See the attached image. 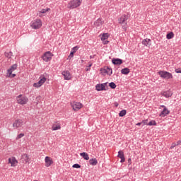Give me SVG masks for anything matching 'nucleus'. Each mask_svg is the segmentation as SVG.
Here are the masks:
<instances>
[{"label":"nucleus","mask_w":181,"mask_h":181,"mask_svg":"<svg viewBox=\"0 0 181 181\" xmlns=\"http://www.w3.org/2000/svg\"><path fill=\"white\" fill-rule=\"evenodd\" d=\"M52 129L53 131H59V129H62V126L60 124V123H55L52 125Z\"/></svg>","instance_id":"412c9836"},{"label":"nucleus","mask_w":181,"mask_h":181,"mask_svg":"<svg viewBox=\"0 0 181 181\" xmlns=\"http://www.w3.org/2000/svg\"><path fill=\"white\" fill-rule=\"evenodd\" d=\"M8 163L11 164V166L15 167L16 166V163H18V160H16V158L12 157V158H8Z\"/></svg>","instance_id":"6ab92c4d"},{"label":"nucleus","mask_w":181,"mask_h":181,"mask_svg":"<svg viewBox=\"0 0 181 181\" xmlns=\"http://www.w3.org/2000/svg\"><path fill=\"white\" fill-rule=\"evenodd\" d=\"M45 166H46V168H49V166H52V165L53 164V160L52 159V158L49 156L45 157Z\"/></svg>","instance_id":"4468645a"},{"label":"nucleus","mask_w":181,"mask_h":181,"mask_svg":"<svg viewBox=\"0 0 181 181\" xmlns=\"http://www.w3.org/2000/svg\"><path fill=\"white\" fill-rule=\"evenodd\" d=\"M46 77H47V73H44L43 74H42L40 77V78H46Z\"/></svg>","instance_id":"58836bf2"},{"label":"nucleus","mask_w":181,"mask_h":181,"mask_svg":"<svg viewBox=\"0 0 181 181\" xmlns=\"http://www.w3.org/2000/svg\"><path fill=\"white\" fill-rule=\"evenodd\" d=\"M71 107H72L74 111H79L83 107V104L80 102L71 103Z\"/></svg>","instance_id":"6e6552de"},{"label":"nucleus","mask_w":181,"mask_h":181,"mask_svg":"<svg viewBox=\"0 0 181 181\" xmlns=\"http://www.w3.org/2000/svg\"><path fill=\"white\" fill-rule=\"evenodd\" d=\"M42 20L40 19H35L31 23V28L33 29H40L42 28Z\"/></svg>","instance_id":"423d86ee"},{"label":"nucleus","mask_w":181,"mask_h":181,"mask_svg":"<svg viewBox=\"0 0 181 181\" xmlns=\"http://www.w3.org/2000/svg\"><path fill=\"white\" fill-rule=\"evenodd\" d=\"M62 76H64V80H70L71 78V74L69 71L65 70L62 72Z\"/></svg>","instance_id":"f8f14e48"},{"label":"nucleus","mask_w":181,"mask_h":181,"mask_svg":"<svg viewBox=\"0 0 181 181\" xmlns=\"http://www.w3.org/2000/svg\"><path fill=\"white\" fill-rule=\"evenodd\" d=\"M158 74L161 78H163L164 80H170V78H173V75H172V73L168 72L166 71H159Z\"/></svg>","instance_id":"7ed1b4c3"},{"label":"nucleus","mask_w":181,"mask_h":181,"mask_svg":"<svg viewBox=\"0 0 181 181\" xmlns=\"http://www.w3.org/2000/svg\"><path fill=\"white\" fill-rule=\"evenodd\" d=\"M175 146H177L176 143H173L170 148L173 149V148H175Z\"/></svg>","instance_id":"c03bdc74"},{"label":"nucleus","mask_w":181,"mask_h":181,"mask_svg":"<svg viewBox=\"0 0 181 181\" xmlns=\"http://www.w3.org/2000/svg\"><path fill=\"white\" fill-rule=\"evenodd\" d=\"M180 144H181V141H177V144H176L177 146V145H180Z\"/></svg>","instance_id":"09e8293b"},{"label":"nucleus","mask_w":181,"mask_h":181,"mask_svg":"<svg viewBox=\"0 0 181 181\" xmlns=\"http://www.w3.org/2000/svg\"><path fill=\"white\" fill-rule=\"evenodd\" d=\"M127 115V110H122L119 113V117H125Z\"/></svg>","instance_id":"72a5a7b5"},{"label":"nucleus","mask_w":181,"mask_h":181,"mask_svg":"<svg viewBox=\"0 0 181 181\" xmlns=\"http://www.w3.org/2000/svg\"><path fill=\"white\" fill-rule=\"evenodd\" d=\"M103 45H108L110 43V41L105 40H102Z\"/></svg>","instance_id":"37998d69"},{"label":"nucleus","mask_w":181,"mask_h":181,"mask_svg":"<svg viewBox=\"0 0 181 181\" xmlns=\"http://www.w3.org/2000/svg\"><path fill=\"white\" fill-rule=\"evenodd\" d=\"M112 63L115 66H119V65L122 64L123 61H122V59H121L119 58H113L112 59Z\"/></svg>","instance_id":"dca6fc26"},{"label":"nucleus","mask_w":181,"mask_h":181,"mask_svg":"<svg viewBox=\"0 0 181 181\" xmlns=\"http://www.w3.org/2000/svg\"><path fill=\"white\" fill-rule=\"evenodd\" d=\"M149 43H151V39H149V38L144 39L141 41V44L144 45V46H146V47H148V46H149Z\"/></svg>","instance_id":"5701e85b"},{"label":"nucleus","mask_w":181,"mask_h":181,"mask_svg":"<svg viewBox=\"0 0 181 181\" xmlns=\"http://www.w3.org/2000/svg\"><path fill=\"white\" fill-rule=\"evenodd\" d=\"M118 105H119L118 103L115 102V106L118 107Z\"/></svg>","instance_id":"3c124183"},{"label":"nucleus","mask_w":181,"mask_h":181,"mask_svg":"<svg viewBox=\"0 0 181 181\" xmlns=\"http://www.w3.org/2000/svg\"><path fill=\"white\" fill-rule=\"evenodd\" d=\"M78 49H80V47L78 46H75L73 48H71L70 54L69 55V57L70 59H71L72 57H74V53H76V52H77V50H78Z\"/></svg>","instance_id":"a211bd4d"},{"label":"nucleus","mask_w":181,"mask_h":181,"mask_svg":"<svg viewBox=\"0 0 181 181\" xmlns=\"http://www.w3.org/2000/svg\"><path fill=\"white\" fill-rule=\"evenodd\" d=\"M142 124V122H139V123H136V125L137 127H141V124Z\"/></svg>","instance_id":"de8ad7c7"},{"label":"nucleus","mask_w":181,"mask_h":181,"mask_svg":"<svg viewBox=\"0 0 181 181\" xmlns=\"http://www.w3.org/2000/svg\"><path fill=\"white\" fill-rule=\"evenodd\" d=\"M101 40H107L110 37V34L108 33H103L100 35Z\"/></svg>","instance_id":"b1692460"},{"label":"nucleus","mask_w":181,"mask_h":181,"mask_svg":"<svg viewBox=\"0 0 181 181\" xmlns=\"http://www.w3.org/2000/svg\"><path fill=\"white\" fill-rule=\"evenodd\" d=\"M106 70L107 72H106V74H107V76H111V74H112V69L110 66H106Z\"/></svg>","instance_id":"7c9ffc66"},{"label":"nucleus","mask_w":181,"mask_h":181,"mask_svg":"<svg viewBox=\"0 0 181 181\" xmlns=\"http://www.w3.org/2000/svg\"><path fill=\"white\" fill-rule=\"evenodd\" d=\"M109 87H110V88H112V90H115V88H117V85L114 82H110L109 83Z\"/></svg>","instance_id":"f704fd0d"},{"label":"nucleus","mask_w":181,"mask_h":181,"mask_svg":"<svg viewBox=\"0 0 181 181\" xmlns=\"http://www.w3.org/2000/svg\"><path fill=\"white\" fill-rule=\"evenodd\" d=\"M117 158H119L120 160V163H124L125 162V154H124V151H119Z\"/></svg>","instance_id":"2eb2a0df"},{"label":"nucleus","mask_w":181,"mask_h":181,"mask_svg":"<svg viewBox=\"0 0 181 181\" xmlns=\"http://www.w3.org/2000/svg\"><path fill=\"white\" fill-rule=\"evenodd\" d=\"M104 21L101 18H98L96 21L94 22V25L95 28H100V26L103 25Z\"/></svg>","instance_id":"aec40b11"},{"label":"nucleus","mask_w":181,"mask_h":181,"mask_svg":"<svg viewBox=\"0 0 181 181\" xmlns=\"http://www.w3.org/2000/svg\"><path fill=\"white\" fill-rule=\"evenodd\" d=\"M23 156L25 163H30V157H29V155L24 154Z\"/></svg>","instance_id":"cd10ccee"},{"label":"nucleus","mask_w":181,"mask_h":181,"mask_svg":"<svg viewBox=\"0 0 181 181\" xmlns=\"http://www.w3.org/2000/svg\"><path fill=\"white\" fill-rule=\"evenodd\" d=\"M175 73L179 74L181 73V68H177L175 69Z\"/></svg>","instance_id":"79ce46f5"},{"label":"nucleus","mask_w":181,"mask_h":181,"mask_svg":"<svg viewBox=\"0 0 181 181\" xmlns=\"http://www.w3.org/2000/svg\"><path fill=\"white\" fill-rule=\"evenodd\" d=\"M160 107L161 108H163V110H165V108H166V106H165V105H160Z\"/></svg>","instance_id":"8fccbe9b"},{"label":"nucleus","mask_w":181,"mask_h":181,"mask_svg":"<svg viewBox=\"0 0 181 181\" xmlns=\"http://www.w3.org/2000/svg\"><path fill=\"white\" fill-rule=\"evenodd\" d=\"M129 19V15L128 14H123L118 19V23L122 25V29L123 30H127L128 29V20Z\"/></svg>","instance_id":"f257e3e1"},{"label":"nucleus","mask_w":181,"mask_h":181,"mask_svg":"<svg viewBox=\"0 0 181 181\" xmlns=\"http://www.w3.org/2000/svg\"><path fill=\"white\" fill-rule=\"evenodd\" d=\"M4 56L7 57V59H11L13 56V53L12 52H5Z\"/></svg>","instance_id":"c85d7f7f"},{"label":"nucleus","mask_w":181,"mask_h":181,"mask_svg":"<svg viewBox=\"0 0 181 181\" xmlns=\"http://www.w3.org/2000/svg\"><path fill=\"white\" fill-rule=\"evenodd\" d=\"M81 2H83V0H71L68 4V8L69 9H76V8H78L81 5Z\"/></svg>","instance_id":"f03ea898"},{"label":"nucleus","mask_w":181,"mask_h":181,"mask_svg":"<svg viewBox=\"0 0 181 181\" xmlns=\"http://www.w3.org/2000/svg\"><path fill=\"white\" fill-rule=\"evenodd\" d=\"M72 168H74L75 169H80V168H81V165H80V164L76 163L73 165Z\"/></svg>","instance_id":"e433bc0d"},{"label":"nucleus","mask_w":181,"mask_h":181,"mask_svg":"<svg viewBox=\"0 0 181 181\" xmlns=\"http://www.w3.org/2000/svg\"><path fill=\"white\" fill-rule=\"evenodd\" d=\"M147 125H148V127H152V126L156 127V125H158V124L156 123V121H155V120H151V121H150V122L148 123Z\"/></svg>","instance_id":"473e14b6"},{"label":"nucleus","mask_w":181,"mask_h":181,"mask_svg":"<svg viewBox=\"0 0 181 181\" xmlns=\"http://www.w3.org/2000/svg\"><path fill=\"white\" fill-rule=\"evenodd\" d=\"M95 56H97L96 54H94V55H90L89 57V59H95Z\"/></svg>","instance_id":"49530a36"},{"label":"nucleus","mask_w":181,"mask_h":181,"mask_svg":"<svg viewBox=\"0 0 181 181\" xmlns=\"http://www.w3.org/2000/svg\"><path fill=\"white\" fill-rule=\"evenodd\" d=\"M127 163H128L129 166V165H132V160L131 158H128V160H127Z\"/></svg>","instance_id":"a18cd8bd"},{"label":"nucleus","mask_w":181,"mask_h":181,"mask_svg":"<svg viewBox=\"0 0 181 181\" xmlns=\"http://www.w3.org/2000/svg\"><path fill=\"white\" fill-rule=\"evenodd\" d=\"M121 73L122 74H124V76H128V74H129V73H131V70L129 69V68L126 67L121 70Z\"/></svg>","instance_id":"4be33fe9"},{"label":"nucleus","mask_w":181,"mask_h":181,"mask_svg":"<svg viewBox=\"0 0 181 181\" xmlns=\"http://www.w3.org/2000/svg\"><path fill=\"white\" fill-rule=\"evenodd\" d=\"M89 163L92 166H97V165L98 164V161L95 158H90L89 160Z\"/></svg>","instance_id":"393cba45"},{"label":"nucleus","mask_w":181,"mask_h":181,"mask_svg":"<svg viewBox=\"0 0 181 181\" xmlns=\"http://www.w3.org/2000/svg\"><path fill=\"white\" fill-rule=\"evenodd\" d=\"M100 74L104 76V74H107V66H105L104 68H101L100 69Z\"/></svg>","instance_id":"2f4dec72"},{"label":"nucleus","mask_w":181,"mask_h":181,"mask_svg":"<svg viewBox=\"0 0 181 181\" xmlns=\"http://www.w3.org/2000/svg\"><path fill=\"white\" fill-rule=\"evenodd\" d=\"M23 136H25V134L23 133H21L20 134H18L16 137V139H21V138H23Z\"/></svg>","instance_id":"4c0bfd02"},{"label":"nucleus","mask_w":181,"mask_h":181,"mask_svg":"<svg viewBox=\"0 0 181 181\" xmlns=\"http://www.w3.org/2000/svg\"><path fill=\"white\" fill-rule=\"evenodd\" d=\"M80 156H81L82 158H83V159L85 160H88L90 159V156H88V153H86V152H83L80 153Z\"/></svg>","instance_id":"a878e982"},{"label":"nucleus","mask_w":181,"mask_h":181,"mask_svg":"<svg viewBox=\"0 0 181 181\" xmlns=\"http://www.w3.org/2000/svg\"><path fill=\"white\" fill-rule=\"evenodd\" d=\"M40 79L39 80L38 82L35 83L33 84V87H35L36 88H39V87H42L43 84L46 83V81L47 80V78H40Z\"/></svg>","instance_id":"1a4fd4ad"},{"label":"nucleus","mask_w":181,"mask_h":181,"mask_svg":"<svg viewBox=\"0 0 181 181\" xmlns=\"http://www.w3.org/2000/svg\"><path fill=\"white\" fill-rule=\"evenodd\" d=\"M16 69H18V64H14L7 70V74H9V76H11V74H12Z\"/></svg>","instance_id":"f3484780"},{"label":"nucleus","mask_w":181,"mask_h":181,"mask_svg":"<svg viewBox=\"0 0 181 181\" xmlns=\"http://www.w3.org/2000/svg\"><path fill=\"white\" fill-rule=\"evenodd\" d=\"M108 84L107 83H98L96 84L95 86V90L96 91H107L108 90Z\"/></svg>","instance_id":"0eeeda50"},{"label":"nucleus","mask_w":181,"mask_h":181,"mask_svg":"<svg viewBox=\"0 0 181 181\" xmlns=\"http://www.w3.org/2000/svg\"><path fill=\"white\" fill-rule=\"evenodd\" d=\"M17 103L18 104H20L21 105H25L29 103V98L28 97L19 95L16 97Z\"/></svg>","instance_id":"20e7f679"},{"label":"nucleus","mask_w":181,"mask_h":181,"mask_svg":"<svg viewBox=\"0 0 181 181\" xmlns=\"http://www.w3.org/2000/svg\"><path fill=\"white\" fill-rule=\"evenodd\" d=\"M49 11H50V8H44L40 11V13H46V12H49Z\"/></svg>","instance_id":"c9c22d12"},{"label":"nucleus","mask_w":181,"mask_h":181,"mask_svg":"<svg viewBox=\"0 0 181 181\" xmlns=\"http://www.w3.org/2000/svg\"><path fill=\"white\" fill-rule=\"evenodd\" d=\"M93 66V62H88V65L86 66V71H90V70H91V67Z\"/></svg>","instance_id":"c756f323"},{"label":"nucleus","mask_w":181,"mask_h":181,"mask_svg":"<svg viewBox=\"0 0 181 181\" xmlns=\"http://www.w3.org/2000/svg\"><path fill=\"white\" fill-rule=\"evenodd\" d=\"M54 54L50 51L45 52L41 57L42 60L45 62V63H49V62L52 61V57H53Z\"/></svg>","instance_id":"39448f33"},{"label":"nucleus","mask_w":181,"mask_h":181,"mask_svg":"<svg viewBox=\"0 0 181 181\" xmlns=\"http://www.w3.org/2000/svg\"><path fill=\"white\" fill-rule=\"evenodd\" d=\"M160 94L163 95V97H165V98H170V97H172V95H173V92H172V90H168L161 91Z\"/></svg>","instance_id":"9b49d317"},{"label":"nucleus","mask_w":181,"mask_h":181,"mask_svg":"<svg viewBox=\"0 0 181 181\" xmlns=\"http://www.w3.org/2000/svg\"><path fill=\"white\" fill-rule=\"evenodd\" d=\"M169 114H170V110H168V107H165L159 114V117H161V118H165V117L169 115Z\"/></svg>","instance_id":"ddd939ff"},{"label":"nucleus","mask_w":181,"mask_h":181,"mask_svg":"<svg viewBox=\"0 0 181 181\" xmlns=\"http://www.w3.org/2000/svg\"><path fill=\"white\" fill-rule=\"evenodd\" d=\"M173 37H175V33H173V32L167 33L166 39H168V40H170V39H173Z\"/></svg>","instance_id":"bb28decb"},{"label":"nucleus","mask_w":181,"mask_h":181,"mask_svg":"<svg viewBox=\"0 0 181 181\" xmlns=\"http://www.w3.org/2000/svg\"><path fill=\"white\" fill-rule=\"evenodd\" d=\"M141 124H143V125H148V119L142 120Z\"/></svg>","instance_id":"a19ab883"},{"label":"nucleus","mask_w":181,"mask_h":181,"mask_svg":"<svg viewBox=\"0 0 181 181\" xmlns=\"http://www.w3.org/2000/svg\"><path fill=\"white\" fill-rule=\"evenodd\" d=\"M23 126V120L21 119H16L13 124V128H21Z\"/></svg>","instance_id":"9d476101"},{"label":"nucleus","mask_w":181,"mask_h":181,"mask_svg":"<svg viewBox=\"0 0 181 181\" xmlns=\"http://www.w3.org/2000/svg\"><path fill=\"white\" fill-rule=\"evenodd\" d=\"M7 77H10V78H14V77H16V74L11 73L10 76H9V74H8V75H7Z\"/></svg>","instance_id":"ea45409f"}]
</instances>
